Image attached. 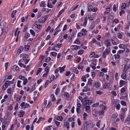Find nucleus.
<instances>
[{
    "label": "nucleus",
    "instance_id": "16",
    "mask_svg": "<svg viewBox=\"0 0 130 130\" xmlns=\"http://www.w3.org/2000/svg\"><path fill=\"white\" fill-rule=\"evenodd\" d=\"M87 21V18L86 17L84 20V22L83 23V25L84 26H86V25Z\"/></svg>",
    "mask_w": 130,
    "mask_h": 130
},
{
    "label": "nucleus",
    "instance_id": "57",
    "mask_svg": "<svg viewBox=\"0 0 130 130\" xmlns=\"http://www.w3.org/2000/svg\"><path fill=\"white\" fill-rule=\"evenodd\" d=\"M101 122V121L100 120H99L97 122L96 125L99 128H100V125Z\"/></svg>",
    "mask_w": 130,
    "mask_h": 130
},
{
    "label": "nucleus",
    "instance_id": "42",
    "mask_svg": "<svg viewBox=\"0 0 130 130\" xmlns=\"http://www.w3.org/2000/svg\"><path fill=\"white\" fill-rule=\"evenodd\" d=\"M55 77L54 75H51V81L50 82V83H51L54 80Z\"/></svg>",
    "mask_w": 130,
    "mask_h": 130
},
{
    "label": "nucleus",
    "instance_id": "24",
    "mask_svg": "<svg viewBox=\"0 0 130 130\" xmlns=\"http://www.w3.org/2000/svg\"><path fill=\"white\" fill-rule=\"evenodd\" d=\"M95 25L94 23H92L91 26L89 27V29L90 30H92L93 28L94 27Z\"/></svg>",
    "mask_w": 130,
    "mask_h": 130
},
{
    "label": "nucleus",
    "instance_id": "3",
    "mask_svg": "<svg viewBox=\"0 0 130 130\" xmlns=\"http://www.w3.org/2000/svg\"><path fill=\"white\" fill-rule=\"evenodd\" d=\"M48 17V15L44 16V17L42 18L41 19H40L38 21V22L39 23H43L47 19Z\"/></svg>",
    "mask_w": 130,
    "mask_h": 130
},
{
    "label": "nucleus",
    "instance_id": "40",
    "mask_svg": "<svg viewBox=\"0 0 130 130\" xmlns=\"http://www.w3.org/2000/svg\"><path fill=\"white\" fill-rule=\"evenodd\" d=\"M90 90V88H87L86 89H84L82 91L83 92H87L88 91H89Z\"/></svg>",
    "mask_w": 130,
    "mask_h": 130
},
{
    "label": "nucleus",
    "instance_id": "47",
    "mask_svg": "<svg viewBox=\"0 0 130 130\" xmlns=\"http://www.w3.org/2000/svg\"><path fill=\"white\" fill-rule=\"evenodd\" d=\"M51 54L54 57H56L57 54L55 52H52L51 53Z\"/></svg>",
    "mask_w": 130,
    "mask_h": 130
},
{
    "label": "nucleus",
    "instance_id": "59",
    "mask_svg": "<svg viewBox=\"0 0 130 130\" xmlns=\"http://www.w3.org/2000/svg\"><path fill=\"white\" fill-rule=\"evenodd\" d=\"M19 79L22 80H24V79H25L24 76H23L22 75L20 76H19Z\"/></svg>",
    "mask_w": 130,
    "mask_h": 130
},
{
    "label": "nucleus",
    "instance_id": "29",
    "mask_svg": "<svg viewBox=\"0 0 130 130\" xmlns=\"http://www.w3.org/2000/svg\"><path fill=\"white\" fill-rule=\"evenodd\" d=\"M94 18V17L92 15L88 16V18L89 19V20H92Z\"/></svg>",
    "mask_w": 130,
    "mask_h": 130
},
{
    "label": "nucleus",
    "instance_id": "34",
    "mask_svg": "<svg viewBox=\"0 0 130 130\" xmlns=\"http://www.w3.org/2000/svg\"><path fill=\"white\" fill-rule=\"evenodd\" d=\"M8 86L5 84L3 86L2 89L3 90H5L6 88L8 87Z\"/></svg>",
    "mask_w": 130,
    "mask_h": 130
},
{
    "label": "nucleus",
    "instance_id": "49",
    "mask_svg": "<svg viewBox=\"0 0 130 130\" xmlns=\"http://www.w3.org/2000/svg\"><path fill=\"white\" fill-rule=\"evenodd\" d=\"M82 81L83 82H86V77L84 76H82Z\"/></svg>",
    "mask_w": 130,
    "mask_h": 130
},
{
    "label": "nucleus",
    "instance_id": "39",
    "mask_svg": "<svg viewBox=\"0 0 130 130\" xmlns=\"http://www.w3.org/2000/svg\"><path fill=\"white\" fill-rule=\"evenodd\" d=\"M59 92H60V89H59V88H57V89H56V90L55 94L56 95H57L59 93Z\"/></svg>",
    "mask_w": 130,
    "mask_h": 130
},
{
    "label": "nucleus",
    "instance_id": "37",
    "mask_svg": "<svg viewBox=\"0 0 130 130\" xmlns=\"http://www.w3.org/2000/svg\"><path fill=\"white\" fill-rule=\"evenodd\" d=\"M34 26H35L38 29L40 28L41 27V26L40 24H35L34 25Z\"/></svg>",
    "mask_w": 130,
    "mask_h": 130
},
{
    "label": "nucleus",
    "instance_id": "26",
    "mask_svg": "<svg viewBox=\"0 0 130 130\" xmlns=\"http://www.w3.org/2000/svg\"><path fill=\"white\" fill-rule=\"evenodd\" d=\"M86 33L84 34L83 33L80 32L78 33L77 36L78 37H81L83 35H86Z\"/></svg>",
    "mask_w": 130,
    "mask_h": 130
},
{
    "label": "nucleus",
    "instance_id": "6",
    "mask_svg": "<svg viewBox=\"0 0 130 130\" xmlns=\"http://www.w3.org/2000/svg\"><path fill=\"white\" fill-rule=\"evenodd\" d=\"M67 118H66L63 120V122L64 126H66L67 129L69 128V123L67 122Z\"/></svg>",
    "mask_w": 130,
    "mask_h": 130
},
{
    "label": "nucleus",
    "instance_id": "50",
    "mask_svg": "<svg viewBox=\"0 0 130 130\" xmlns=\"http://www.w3.org/2000/svg\"><path fill=\"white\" fill-rule=\"evenodd\" d=\"M121 78L122 79H125L126 78V74H123L122 75H121Z\"/></svg>",
    "mask_w": 130,
    "mask_h": 130
},
{
    "label": "nucleus",
    "instance_id": "56",
    "mask_svg": "<svg viewBox=\"0 0 130 130\" xmlns=\"http://www.w3.org/2000/svg\"><path fill=\"white\" fill-rule=\"evenodd\" d=\"M119 47L120 48L123 49L125 47L124 45L123 44H120L119 45Z\"/></svg>",
    "mask_w": 130,
    "mask_h": 130
},
{
    "label": "nucleus",
    "instance_id": "19",
    "mask_svg": "<svg viewBox=\"0 0 130 130\" xmlns=\"http://www.w3.org/2000/svg\"><path fill=\"white\" fill-rule=\"evenodd\" d=\"M24 115V112L23 111H20L19 112V116L20 117H22Z\"/></svg>",
    "mask_w": 130,
    "mask_h": 130
},
{
    "label": "nucleus",
    "instance_id": "17",
    "mask_svg": "<svg viewBox=\"0 0 130 130\" xmlns=\"http://www.w3.org/2000/svg\"><path fill=\"white\" fill-rule=\"evenodd\" d=\"M17 12V11L16 10H14L13 11L11 14V16L12 18H13L14 17L16 14V13Z\"/></svg>",
    "mask_w": 130,
    "mask_h": 130
},
{
    "label": "nucleus",
    "instance_id": "46",
    "mask_svg": "<svg viewBox=\"0 0 130 130\" xmlns=\"http://www.w3.org/2000/svg\"><path fill=\"white\" fill-rule=\"evenodd\" d=\"M30 36V34L29 33H26L25 35V38H28Z\"/></svg>",
    "mask_w": 130,
    "mask_h": 130
},
{
    "label": "nucleus",
    "instance_id": "53",
    "mask_svg": "<svg viewBox=\"0 0 130 130\" xmlns=\"http://www.w3.org/2000/svg\"><path fill=\"white\" fill-rule=\"evenodd\" d=\"M96 93L97 94L99 95H101L103 93V92L100 90L96 91Z\"/></svg>",
    "mask_w": 130,
    "mask_h": 130
},
{
    "label": "nucleus",
    "instance_id": "58",
    "mask_svg": "<svg viewBox=\"0 0 130 130\" xmlns=\"http://www.w3.org/2000/svg\"><path fill=\"white\" fill-rule=\"evenodd\" d=\"M50 82L49 80H47L45 84V86L44 87L46 88V87L47 86Z\"/></svg>",
    "mask_w": 130,
    "mask_h": 130
},
{
    "label": "nucleus",
    "instance_id": "64",
    "mask_svg": "<svg viewBox=\"0 0 130 130\" xmlns=\"http://www.w3.org/2000/svg\"><path fill=\"white\" fill-rule=\"evenodd\" d=\"M126 90V89L124 88H123L121 89V93H124V92Z\"/></svg>",
    "mask_w": 130,
    "mask_h": 130
},
{
    "label": "nucleus",
    "instance_id": "10",
    "mask_svg": "<svg viewBox=\"0 0 130 130\" xmlns=\"http://www.w3.org/2000/svg\"><path fill=\"white\" fill-rule=\"evenodd\" d=\"M96 64L94 62L92 63L90 65V66L92 67V68L94 70H95L96 69Z\"/></svg>",
    "mask_w": 130,
    "mask_h": 130
},
{
    "label": "nucleus",
    "instance_id": "27",
    "mask_svg": "<svg viewBox=\"0 0 130 130\" xmlns=\"http://www.w3.org/2000/svg\"><path fill=\"white\" fill-rule=\"evenodd\" d=\"M38 52L37 50L34 48L32 50V53L34 55H35L37 54Z\"/></svg>",
    "mask_w": 130,
    "mask_h": 130
},
{
    "label": "nucleus",
    "instance_id": "35",
    "mask_svg": "<svg viewBox=\"0 0 130 130\" xmlns=\"http://www.w3.org/2000/svg\"><path fill=\"white\" fill-rule=\"evenodd\" d=\"M104 111L101 110L99 112V115H104Z\"/></svg>",
    "mask_w": 130,
    "mask_h": 130
},
{
    "label": "nucleus",
    "instance_id": "32",
    "mask_svg": "<svg viewBox=\"0 0 130 130\" xmlns=\"http://www.w3.org/2000/svg\"><path fill=\"white\" fill-rule=\"evenodd\" d=\"M30 31L31 34L33 36H35V33L33 30L30 29Z\"/></svg>",
    "mask_w": 130,
    "mask_h": 130
},
{
    "label": "nucleus",
    "instance_id": "61",
    "mask_svg": "<svg viewBox=\"0 0 130 130\" xmlns=\"http://www.w3.org/2000/svg\"><path fill=\"white\" fill-rule=\"evenodd\" d=\"M111 42L112 44H113L114 45H116L117 44V43L114 40H113V39H111Z\"/></svg>",
    "mask_w": 130,
    "mask_h": 130
},
{
    "label": "nucleus",
    "instance_id": "12",
    "mask_svg": "<svg viewBox=\"0 0 130 130\" xmlns=\"http://www.w3.org/2000/svg\"><path fill=\"white\" fill-rule=\"evenodd\" d=\"M28 58V55L26 54L24 55L23 57V60L24 61L26 60Z\"/></svg>",
    "mask_w": 130,
    "mask_h": 130
},
{
    "label": "nucleus",
    "instance_id": "33",
    "mask_svg": "<svg viewBox=\"0 0 130 130\" xmlns=\"http://www.w3.org/2000/svg\"><path fill=\"white\" fill-rule=\"evenodd\" d=\"M64 9H62L59 12L58 15V17H60L61 15L64 11Z\"/></svg>",
    "mask_w": 130,
    "mask_h": 130
},
{
    "label": "nucleus",
    "instance_id": "60",
    "mask_svg": "<svg viewBox=\"0 0 130 130\" xmlns=\"http://www.w3.org/2000/svg\"><path fill=\"white\" fill-rule=\"evenodd\" d=\"M62 43H58L55 46V47H58L60 48L62 45Z\"/></svg>",
    "mask_w": 130,
    "mask_h": 130
},
{
    "label": "nucleus",
    "instance_id": "62",
    "mask_svg": "<svg viewBox=\"0 0 130 130\" xmlns=\"http://www.w3.org/2000/svg\"><path fill=\"white\" fill-rule=\"evenodd\" d=\"M126 7V4L125 3L122 4V5L121 6V7L122 8L125 9Z\"/></svg>",
    "mask_w": 130,
    "mask_h": 130
},
{
    "label": "nucleus",
    "instance_id": "36",
    "mask_svg": "<svg viewBox=\"0 0 130 130\" xmlns=\"http://www.w3.org/2000/svg\"><path fill=\"white\" fill-rule=\"evenodd\" d=\"M40 6L41 7H46V4L44 2H41V4L40 5Z\"/></svg>",
    "mask_w": 130,
    "mask_h": 130
},
{
    "label": "nucleus",
    "instance_id": "28",
    "mask_svg": "<svg viewBox=\"0 0 130 130\" xmlns=\"http://www.w3.org/2000/svg\"><path fill=\"white\" fill-rule=\"evenodd\" d=\"M109 86V84L108 83H105L103 85V88H107Z\"/></svg>",
    "mask_w": 130,
    "mask_h": 130
},
{
    "label": "nucleus",
    "instance_id": "48",
    "mask_svg": "<svg viewBox=\"0 0 130 130\" xmlns=\"http://www.w3.org/2000/svg\"><path fill=\"white\" fill-rule=\"evenodd\" d=\"M18 64L21 67H23L24 68H25L26 67V65L24 64L21 63L19 62L18 63Z\"/></svg>",
    "mask_w": 130,
    "mask_h": 130
},
{
    "label": "nucleus",
    "instance_id": "30",
    "mask_svg": "<svg viewBox=\"0 0 130 130\" xmlns=\"http://www.w3.org/2000/svg\"><path fill=\"white\" fill-rule=\"evenodd\" d=\"M74 43L77 44H80V42L79 39H77L76 40L74 41Z\"/></svg>",
    "mask_w": 130,
    "mask_h": 130
},
{
    "label": "nucleus",
    "instance_id": "14",
    "mask_svg": "<svg viewBox=\"0 0 130 130\" xmlns=\"http://www.w3.org/2000/svg\"><path fill=\"white\" fill-rule=\"evenodd\" d=\"M23 50L24 47L23 46H21L20 47L18 51L19 52L21 53L23 51Z\"/></svg>",
    "mask_w": 130,
    "mask_h": 130
},
{
    "label": "nucleus",
    "instance_id": "23",
    "mask_svg": "<svg viewBox=\"0 0 130 130\" xmlns=\"http://www.w3.org/2000/svg\"><path fill=\"white\" fill-rule=\"evenodd\" d=\"M92 6L91 5H90L88 7V11L89 12H91L92 11Z\"/></svg>",
    "mask_w": 130,
    "mask_h": 130
},
{
    "label": "nucleus",
    "instance_id": "15",
    "mask_svg": "<svg viewBox=\"0 0 130 130\" xmlns=\"http://www.w3.org/2000/svg\"><path fill=\"white\" fill-rule=\"evenodd\" d=\"M57 120L59 121H61L63 120V118L61 116H59L57 117Z\"/></svg>",
    "mask_w": 130,
    "mask_h": 130
},
{
    "label": "nucleus",
    "instance_id": "51",
    "mask_svg": "<svg viewBox=\"0 0 130 130\" xmlns=\"http://www.w3.org/2000/svg\"><path fill=\"white\" fill-rule=\"evenodd\" d=\"M117 36L118 38L121 39L122 37V34L120 33H119L117 35Z\"/></svg>",
    "mask_w": 130,
    "mask_h": 130
},
{
    "label": "nucleus",
    "instance_id": "63",
    "mask_svg": "<svg viewBox=\"0 0 130 130\" xmlns=\"http://www.w3.org/2000/svg\"><path fill=\"white\" fill-rule=\"evenodd\" d=\"M51 59V58L50 57H48L45 60V62H48Z\"/></svg>",
    "mask_w": 130,
    "mask_h": 130
},
{
    "label": "nucleus",
    "instance_id": "25",
    "mask_svg": "<svg viewBox=\"0 0 130 130\" xmlns=\"http://www.w3.org/2000/svg\"><path fill=\"white\" fill-rule=\"evenodd\" d=\"M93 81V80H92L91 79L89 78L88 79V84L89 85H92V82Z\"/></svg>",
    "mask_w": 130,
    "mask_h": 130
},
{
    "label": "nucleus",
    "instance_id": "20",
    "mask_svg": "<svg viewBox=\"0 0 130 130\" xmlns=\"http://www.w3.org/2000/svg\"><path fill=\"white\" fill-rule=\"evenodd\" d=\"M51 98H52V100L53 101H54L56 100V99L54 94H52L51 95Z\"/></svg>",
    "mask_w": 130,
    "mask_h": 130
},
{
    "label": "nucleus",
    "instance_id": "54",
    "mask_svg": "<svg viewBox=\"0 0 130 130\" xmlns=\"http://www.w3.org/2000/svg\"><path fill=\"white\" fill-rule=\"evenodd\" d=\"M99 104V103H95L92 105V107H95L97 106Z\"/></svg>",
    "mask_w": 130,
    "mask_h": 130
},
{
    "label": "nucleus",
    "instance_id": "38",
    "mask_svg": "<svg viewBox=\"0 0 130 130\" xmlns=\"http://www.w3.org/2000/svg\"><path fill=\"white\" fill-rule=\"evenodd\" d=\"M49 71V68L48 67H46L45 68V71L46 72V73H48Z\"/></svg>",
    "mask_w": 130,
    "mask_h": 130
},
{
    "label": "nucleus",
    "instance_id": "4",
    "mask_svg": "<svg viewBox=\"0 0 130 130\" xmlns=\"http://www.w3.org/2000/svg\"><path fill=\"white\" fill-rule=\"evenodd\" d=\"M84 101L85 103V105H89L91 104L92 101L91 100H88L86 98H85L84 99Z\"/></svg>",
    "mask_w": 130,
    "mask_h": 130
},
{
    "label": "nucleus",
    "instance_id": "1",
    "mask_svg": "<svg viewBox=\"0 0 130 130\" xmlns=\"http://www.w3.org/2000/svg\"><path fill=\"white\" fill-rule=\"evenodd\" d=\"M93 128L92 123L90 121H86L83 124L82 128V130H87L91 129Z\"/></svg>",
    "mask_w": 130,
    "mask_h": 130
},
{
    "label": "nucleus",
    "instance_id": "21",
    "mask_svg": "<svg viewBox=\"0 0 130 130\" xmlns=\"http://www.w3.org/2000/svg\"><path fill=\"white\" fill-rule=\"evenodd\" d=\"M42 70V69L41 68H39L37 70V72H36V75H38L39 73L41 72Z\"/></svg>",
    "mask_w": 130,
    "mask_h": 130
},
{
    "label": "nucleus",
    "instance_id": "41",
    "mask_svg": "<svg viewBox=\"0 0 130 130\" xmlns=\"http://www.w3.org/2000/svg\"><path fill=\"white\" fill-rule=\"evenodd\" d=\"M11 81L9 80H7L6 81L5 84L8 86L11 84Z\"/></svg>",
    "mask_w": 130,
    "mask_h": 130
},
{
    "label": "nucleus",
    "instance_id": "8",
    "mask_svg": "<svg viewBox=\"0 0 130 130\" xmlns=\"http://www.w3.org/2000/svg\"><path fill=\"white\" fill-rule=\"evenodd\" d=\"M93 86L95 87L96 88H98L100 86L99 83L97 82H94L93 85Z\"/></svg>",
    "mask_w": 130,
    "mask_h": 130
},
{
    "label": "nucleus",
    "instance_id": "43",
    "mask_svg": "<svg viewBox=\"0 0 130 130\" xmlns=\"http://www.w3.org/2000/svg\"><path fill=\"white\" fill-rule=\"evenodd\" d=\"M59 70H60V72L61 73H62L63 71H64L65 70L64 69L62 68V67H59L58 68Z\"/></svg>",
    "mask_w": 130,
    "mask_h": 130
},
{
    "label": "nucleus",
    "instance_id": "31",
    "mask_svg": "<svg viewBox=\"0 0 130 130\" xmlns=\"http://www.w3.org/2000/svg\"><path fill=\"white\" fill-rule=\"evenodd\" d=\"M84 51L83 50H79L78 52V55H81L82 54L84 53Z\"/></svg>",
    "mask_w": 130,
    "mask_h": 130
},
{
    "label": "nucleus",
    "instance_id": "55",
    "mask_svg": "<svg viewBox=\"0 0 130 130\" xmlns=\"http://www.w3.org/2000/svg\"><path fill=\"white\" fill-rule=\"evenodd\" d=\"M115 58L118 59L120 58V56L119 54V53H117V55H114V56H115Z\"/></svg>",
    "mask_w": 130,
    "mask_h": 130
},
{
    "label": "nucleus",
    "instance_id": "9",
    "mask_svg": "<svg viewBox=\"0 0 130 130\" xmlns=\"http://www.w3.org/2000/svg\"><path fill=\"white\" fill-rule=\"evenodd\" d=\"M79 47L78 46L73 45L71 46V48L73 50H77L78 49Z\"/></svg>",
    "mask_w": 130,
    "mask_h": 130
},
{
    "label": "nucleus",
    "instance_id": "7",
    "mask_svg": "<svg viewBox=\"0 0 130 130\" xmlns=\"http://www.w3.org/2000/svg\"><path fill=\"white\" fill-rule=\"evenodd\" d=\"M29 105L27 103L25 104V102H23L20 105V106L21 107L24 108H26L27 107L29 106Z\"/></svg>",
    "mask_w": 130,
    "mask_h": 130
},
{
    "label": "nucleus",
    "instance_id": "22",
    "mask_svg": "<svg viewBox=\"0 0 130 130\" xmlns=\"http://www.w3.org/2000/svg\"><path fill=\"white\" fill-rule=\"evenodd\" d=\"M73 72L76 74L78 73V71L76 68L74 67L73 69Z\"/></svg>",
    "mask_w": 130,
    "mask_h": 130
},
{
    "label": "nucleus",
    "instance_id": "2",
    "mask_svg": "<svg viewBox=\"0 0 130 130\" xmlns=\"http://www.w3.org/2000/svg\"><path fill=\"white\" fill-rule=\"evenodd\" d=\"M110 49V47H107L103 53L102 56L103 57L105 58L106 57V56L109 54Z\"/></svg>",
    "mask_w": 130,
    "mask_h": 130
},
{
    "label": "nucleus",
    "instance_id": "52",
    "mask_svg": "<svg viewBox=\"0 0 130 130\" xmlns=\"http://www.w3.org/2000/svg\"><path fill=\"white\" fill-rule=\"evenodd\" d=\"M24 80V82L23 83V84L24 85H25L28 82V81L27 78H25Z\"/></svg>",
    "mask_w": 130,
    "mask_h": 130
},
{
    "label": "nucleus",
    "instance_id": "11",
    "mask_svg": "<svg viewBox=\"0 0 130 130\" xmlns=\"http://www.w3.org/2000/svg\"><path fill=\"white\" fill-rule=\"evenodd\" d=\"M125 81L123 80H120L119 83L120 87H122L125 84Z\"/></svg>",
    "mask_w": 130,
    "mask_h": 130
},
{
    "label": "nucleus",
    "instance_id": "18",
    "mask_svg": "<svg viewBox=\"0 0 130 130\" xmlns=\"http://www.w3.org/2000/svg\"><path fill=\"white\" fill-rule=\"evenodd\" d=\"M125 122L127 124H128L130 123V116H128Z\"/></svg>",
    "mask_w": 130,
    "mask_h": 130
},
{
    "label": "nucleus",
    "instance_id": "44",
    "mask_svg": "<svg viewBox=\"0 0 130 130\" xmlns=\"http://www.w3.org/2000/svg\"><path fill=\"white\" fill-rule=\"evenodd\" d=\"M21 82V81L20 80H18V81L17 86L18 87H21L22 86L20 85V83Z\"/></svg>",
    "mask_w": 130,
    "mask_h": 130
},
{
    "label": "nucleus",
    "instance_id": "13",
    "mask_svg": "<svg viewBox=\"0 0 130 130\" xmlns=\"http://www.w3.org/2000/svg\"><path fill=\"white\" fill-rule=\"evenodd\" d=\"M100 107L102 109V110L104 111L106 109L107 106L106 105L104 106L102 104L100 105Z\"/></svg>",
    "mask_w": 130,
    "mask_h": 130
},
{
    "label": "nucleus",
    "instance_id": "5",
    "mask_svg": "<svg viewBox=\"0 0 130 130\" xmlns=\"http://www.w3.org/2000/svg\"><path fill=\"white\" fill-rule=\"evenodd\" d=\"M104 44L106 45V46L107 47H110V46L111 45L110 40L109 39L105 41Z\"/></svg>",
    "mask_w": 130,
    "mask_h": 130
},
{
    "label": "nucleus",
    "instance_id": "45",
    "mask_svg": "<svg viewBox=\"0 0 130 130\" xmlns=\"http://www.w3.org/2000/svg\"><path fill=\"white\" fill-rule=\"evenodd\" d=\"M30 46L28 45H25L24 48L26 51H27L29 50Z\"/></svg>",
    "mask_w": 130,
    "mask_h": 130
}]
</instances>
